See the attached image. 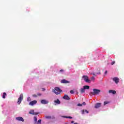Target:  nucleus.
I'll list each match as a JSON object with an SVG mask.
<instances>
[{"label":"nucleus","instance_id":"1","mask_svg":"<svg viewBox=\"0 0 124 124\" xmlns=\"http://www.w3.org/2000/svg\"><path fill=\"white\" fill-rule=\"evenodd\" d=\"M62 92V90H61L59 87H55L54 93L55 94H60Z\"/></svg>","mask_w":124,"mask_h":124},{"label":"nucleus","instance_id":"2","mask_svg":"<svg viewBox=\"0 0 124 124\" xmlns=\"http://www.w3.org/2000/svg\"><path fill=\"white\" fill-rule=\"evenodd\" d=\"M100 93V90L98 89H93V92L90 93V95H95V94H98Z\"/></svg>","mask_w":124,"mask_h":124},{"label":"nucleus","instance_id":"3","mask_svg":"<svg viewBox=\"0 0 124 124\" xmlns=\"http://www.w3.org/2000/svg\"><path fill=\"white\" fill-rule=\"evenodd\" d=\"M23 94H21L19 96V98L17 100V104L20 105L22 101H23Z\"/></svg>","mask_w":124,"mask_h":124},{"label":"nucleus","instance_id":"4","mask_svg":"<svg viewBox=\"0 0 124 124\" xmlns=\"http://www.w3.org/2000/svg\"><path fill=\"white\" fill-rule=\"evenodd\" d=\"M82 78L84 79V81L86 82V83H90V82H91V80L89 79V78L86 76H83Z\"/></svg>","mask_w":124,"mask_h":124},{"label":"nucleus","instance_id":"5","mask_svg":"<svg viewBox=\"0 0 124 124\" xmlns=\"http://www.w3.org/2000/svg\"><path fill=\"white\" fill-rule=\"evenodd\" d=\"M36 103H37V101L33 100L29 103V105H31V106H33V105H35Z\"/></svg>","mask_w":124,"mask_h":124},{"label":"nucleus","instance_id":"6","mask_svg":"<svg viewBox=\"0 0 124 124\" xmlns=\"http://www.w3.org/2000/svg\"><path fill=\"white\" fill-rule=\"evenodd\" d=\"M29 114H31L32 115H38V114H39V113L34 112V110H31L30 111Z\"/></svg>","mask_w":124,"mask_h":124},{"label":"nucleus","instance_id":"7","mask_svg":"<svg viewBox=\"0 0 124 124\" xmlns=\"http://www.w3.org/2000/svg\"><path fill=\"white\" fill-rule=\"evenodd\" d=\"M16 121H19V122H24V118L22 117H18L16 118Z\"/></svg>","mask_w":124,"mask_h":124},{"label":"nucleus","instance_id":"8","mask_svg":"<svg viewBox=\"0 0 124 124\" xmlns=\"http://www.w3.org/2000/svg\"><path fill=\"white\" fill-rule=\"evenodd\" d=\"M113 80L114 82H115L116 83V84H118V83H119V82H120V80L119 79V78H113Z\"/></svg>","mask_w":124,"mask_h":124},{"label":"nucleus","instance_id":"9","mask_svg":"<svg viewBox=\"0 0 124 124\" xmlns=\"http://www.w3.org/2000/svg\"><path fill=\"white\" fill-rule=\"evenodd\" d=\"M41 103H42V104H48V103H49V101L46 100H43L41 101Z\"/></svg>","mask_w":124,"mask_h":124},{"label":"nucleus","instance_id":"10","mask_svg":"<svg viewBox=\"0 0 124 124\" xmlns=\"http://www.w3.org/2000/svg\"><path fill=\"white\" fill-rule=\"evenodd\" d=\"M101 106V103H97L95 105V108H99V107H100Z\"/></svg>","mask_w":124,"mask_h":124},{"label":"nucleus","instance_id":"11","mask_svg":"<svg viewBox=\"0 0 124 124\" xmlns=\"http://www.w3.org/2000/svg\"><path fill=\"white\" fill-rule=\"evenodd\" d=\"M63 98L64 99H66L67 100H69L70 99L69 97L67 95H64V96L63 97Z\"/></svg>","mask_w":124,"mask_h":124},{"label":"nucleus","instance_id":"12","mask_svg":"<svg viewBox=\"0 0 124 124\" xmlns=\"http://www.w3.org/2000/svg\"><path fill=\"white\" fill-rule=\"evenodd\" d=\"M61 83H62L63 84H67V83H68V81L65 80V79H62L61 80Z\"/></svg>","mask_w":124,"mask_h":124},{"label":"nucleus","instance_id":"13","mask_svg":"<svg viewBox=\"0 0 124 124\" xmlns=\"http://www.w3.org/2000/svg\"><path fill=\"white\" fill-rule=\"evenodd\" d=\"M85 113H87V114H89V111L87 110H81V113L82 114V115H84V114H85Z\"/></svg>","mask_w":124,"mask_h":124},{"label":"nucleus","instance_id":"14","mask_svg":"<svg viewBox=\"0 0 124 124\" xmlns=\"http://www.w3.org/2000/svg\"><path fill=\"white\" fill-rule=\"evenodd\" d=\"M108 93H113V94H115V93H116V91L114 90H109Z\"/></svg>","mask_w":124,"mask_h":124},{"label":"nucleus","instance_id":"15","mask_svg":"<svg viewBox=\"0 0 124 124\" xmlns=\"http://www.w3.org/2000/svg\"><path fill=\"white\" fill-rule=\"evenodd\" d=\"M54 103L56 104H61V101L59 99L55 100Z\"/></svg>","mask_w":124,"mask_h":124},{"label":"nucleus","instance_id":"16","mask_svg":"<svg viewBox=\"0 0 124 124\" xmlns=\"http://www.w3.org/2000/svg\"><path fill=\"white\" fill-rule=\"evenodd\" d=\"M85 90L86 89L84 87L83 88H81L80 89V93H85Z\"/></svg>","mask_w":124,"mask_h":124},{"label":"nucleus","instance_id":"17","mask_svg":"<svg viewBox=\"0 0 124 124\" xmlns=\"http://www.w3.org/2000/svg\"><path fill=\"white\" fill-rule=\"evenodd\" d=\"M83 88H84L85 90H89V89H90V86L88 85H85L83 86Z\"/></svg>","mask_w":124,"mask_h":124},{"label":"nucleus","instance_id":"18","mask_svg":"<svg viewBox=\"0 0 124 124\" xmlns=\"http://www.w3.org/2000/svg\"><path fill=\"white\" fill-rule=\"evenodd\" d=\"M37 122V118H36V117H34V124H36Z\"/></svg>","mask_w":124,"mask_h":124},{"label":"nucleus","instance_id":"19","mask_svg":"<svg viewBox=\"0 0 124 124\" xmlns=\"http://www.w3.org/2000/svg\"><path fill=\"white\" fill-rule=\"evenodd\" d=\"M62 118H65L66 119H72V117L71 116H62Z\"/></svg>","mask_w":124,"mask_h":124},{"label":"nucleus","instance_id":"20","mask_svg":"<svg viewBox=\"0 0 124 124\" xmlns=\"http://www.w3.org/2000/svg\"><path fill=\"white\" fill-rule=\"evenodd\" d=\"M6 96V93H3V95H2V98H5V96Z\"/></svg>","mask_w":124,"mask_h":124},{"label":"nucleus","instance_id":"21","mask_svg":"<svg viewBox=\"0 0 124 124\" xmlns=\"http://www.w3.org/2000/svg\"><path fill=\"white\" fill-rule=\"evenodd\" d=\"M37 124H41V120L39 119L37 122V123H36Z\"/></svg>","mask_w":124,"mask_h":124},{"label":"nucleus","instance_id":"22","mask_svg":"<svg viewBox=\"0 0 124 124\" xmlns=\"http://www.w3.org/2000/svg\"><path fill=\"white\" fill-rule=\"evenodd\" d=\"M27 101L28 102H29V101H31V97H28V98H27Z\"/></svg>","mask_w":124,"mask_h":124},{"label":"nucleus","instance_id":"23","mask_svg":"<svg viewBox=\"0 0 124 124\" xmlns=\"http://www.w3.org/2000/svg\"><path fill=\"white\" fill-rule=\"evenodd\" d=\"M46 119H51V116H46Z\"/></svg>","mask_w":124,"mask_h":124},{"label":"nucleus","instance_id":"24","mask_svg":"<svg viewBox=\"0 0 124 124\" xmlns=\"http://www.w3.org/2000/svg\"><path fill=\"white\" fill-rule=\"evenodd\" d=\"M109 103V102L105 101L104 103V105H106V104H108Z\"/></svg>","mask_w":124,"mask_h":124},{"label":"nucleus","instance_id":"25","mask_svg":"<svg viewBox=\"0 0 124 124\" xmlns=\"http://www.w3.org/2000/svg\"><path fill=\"white\" fill-rule=\"evenodd\" d=\"M33 97H37V95L34 94L32 95Z\"/></svg>","mask_w":124,"mask_h":124},{"label":"nucleus","instance_id":"26","mask_svg":"<svg viewBox=\"0 0 124 124\" xmlns=\"http://www.w3.org/2000/svg\"><path fill=\"white\" fill-rule=\"evenodd\" d=\"M70 93H71L72 94H73V93H74V91H73V90H71Z\"/></svg>","mask_w":124,"mask_h":124},{"label":"nucleus","instance_id":"27","mask_svg":"<svg viewBox=\"0 0 124 124\" xmlns=\"http://www.w3.org/2000/svg\"><path fill=\"white\" fill-rule=\"evenodd\" d=\"M91 80H92V81L94 80V77H91Z\"/></svg>","mask_w":124,"mask_h":124},{"label":"nucleus","instance_id":"28","mask_svg":"<svg viewBox=\"0 0 124 124\" xmlns=\"http://www.w3.org/2000/svg\"><path fill=\"white\" fill-rule=\"evenodd\" d=\"M115 64V61H113L112 62H111V64L112 65H113V64Z\"/></svg>","mask_w":124,"mask_h":124},{"label":"nucleus","instance_id":"29","mask_svg":"<svg viewBox=\"0 0 124 124\" xmlns=\"http://www.w3.org/2000/svg\"><path fill=\"white\" fill-rule=\"evenodd\" d=\"M37 94V95H38L39 96H41V93H38Z\"/></svg>","mask_w":124,"mask_h":124},{"label":"nucleus","instance_id":"30","mask_svg":"<svg viewBox=\"0 0 124 124\" xmlns=\"http://www.w3.org/2000/svg\"><path fill=\"white\" fill-rule=\"evenodd\" d=\"M82 104H78V106H79V107H81V106H82Z\"/></svg>","mask_w":124,"mask_h":124},{"label":"nucleus","instance_id":"31","mask_svg":"<svg viewBox=\"0 0 124 124\" xmlns=\"http://www.w3.org/2000/svg\"><path fill=\"white\" fill-rule=\"evenodd\" d=\"M82 105H86V103L83 102V104H82Z\"/></svg>","mask_w":124,"mask_h":124},{"label":"nucleus","instance_id":"32","mask_svg":"<svg viewBox=\"0 0 124 124\" xmlns=\"http://www.w3.org/2000/svg\"><path fill=\"white\" fill-rule=\"evenodd\" d=\"M105 74H107V71H106L105 72Z\"/></svg>","mask_w":124,"mask_h":124},{"label":"nucleus","instance_id":"33","mask_svg":"<svg viewBox=\"0 0 124 124\" xmlns=\"http://www.w3.org/2000/svg\"><path fill=\"white\" fill-rule=\"evenodd\" d=\"M74 121H71V124H74Z\"/></svg>","mask_w":124,"mask_h":124},{"label":"nucleus","instance_id":"34","mask_svg":"<svg viewBox=\"0 0 124 124\" xmlns=\"http://www.w3.org/2000/svg\"><path fill=\"white\" fill-rule=\"evenodd\" d=\"M62 71H63V70H61L60 71V72H62Z\"/></svg>","mask_w":124,"mask_h":124},{"label":"nucleus","instance_id":"35","mask_svg":"<svg viewBox=\"0 0 124 124\" xmlns=\"http://www.w3.org/2000/svg\"><path fill=\"white\" fill-rule=\"evenodd\" d=\"M43 91H45V89L43 88Z\"/></svg>","mask_w":124,"mask_h":124},{"label":"nucleus","instance_id":"36","mask_svg":"<svg viewBox=\"0 0 124 124\" xmlns=\"http://www.w3.org/2000/svg\"><path fill=\"white\" fill-rule=\"evenodd\" d=\"M93 75L94 76L95 74L94 73H93Z\"/></svg>","mask_w":124,"mask_h":124}]
</instances>
